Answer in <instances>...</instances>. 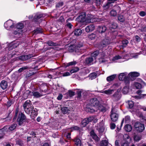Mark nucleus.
Masks as SVG:
<instances>
[{"instance_id": "nucleus-55", "label": "nucleus", "mask_w": 146, "mask_h": 146, "mask_svg": "<svg viewBox=\"0 0 146 146\" xmlns=\"http://www.w3.org/2000/svg\"><path fill=\"white\" fill-rule=\"evenodd\" d=\"M69 96L70 97H72L75 94L74 92H73L71 90H69L68 92Z\"/></svg>"}, {"instance_id": "nucleus-9", "label": "nucleus", "mask_w": 146, "mask_h": 146, "mask_svg": "<svg viewBox=\"0 0 146 146\" xmlns=\"http://www.w3.org/2000/svg\"><path fill=\"white\" fill-rule=\"evenodd\" d=\"M95 28L94 25L93 24H92L87 26L85 28V30L86 32L89 33L94 31Z\"/></svg>"}, {"instance_id": "nucleus-37", "label": "nucleus", "mask_w": 146, "mask_h": 146, "mask_svg": "<svg viewBox=\"0 0 146 146\" xmlns=\"http://www.w3.org/2000/svg\"><path fill=\"white\" fill-rule=\"evenodd\" d=\"M112 6V4H111L110 3H109V2L108 1L107 3L104 5L103 7L104 9H106L109 8H110Z\"/></svg>"}, {"instance_id": "nucleus-36", "label": "nucleus", "mask_w": 146, "mask_h": 146, "mask_svg": "<svg viewBox=\"0 0 146 146\" xmlns=\"http://www.w3.org/2000/svg\"><path fill=\"white\" fill-rule=\"evenodd\" d=\"M81 48L79 47L77 45H75L74 47L73 50H72L73 51H74L76 52H81Z\"/></svg>"}, {"instance_id": "nucleus-15", "label": "nucleus", "mask_w": 146, "mask_h": 146, "mask_svg": "<svg viewBox=\"0 0 146 146\" xmlns=\"http://www.w3.org/2000/svg\"><path fill=\"white\" fill-rule=\"evenodd\" d=\"M128 75L130 79L131 78H133V79H134V77L139 76V74L137 72H132L130 73Z\"/></svg>"}, {"instance_id": "nucleus-48", "label": "nucleus", "mask_w": 146, "mask_h": 146, "mask_svg": "<svg viewBox=\"0 0 146 146\" xmlns=\"http://www.w3.org/2000/svg\"><path fill=\"white\" fill-rule=\"evenodd\" d=\"M134 85L137 89H140L141 88V85L140 84L137 82H134Z\"/></svg>"}, {"instance_id": "nucleus-40", "label": "nucleus", "mask_w": 146, "mask_h": 146, "mask_svg": "<svg viewBox=\"0 0 146 146\" xmlns=\"http://www.w3.org/2000/svg\"><path fill=\"white\" fill-rule=\"evenodd\" d=\"M97 108H98V109L103 112H105L106 111V108L102 106H98Z\"/></svg>"}, {"instance_id": "nucleus-47", "label": "nucleus", "mask_w": 146, "mask_h": 146, "mask_svg": "<svg viewBox=\"0 0 146 146\" xmlns=\"http://www.w3.org/2000/svg\"><path fill=\"white\" fill-rule=\"evenodd\" d=\"M129 91V88L127 87H125L122 90V92L124 94H127Z\"/></svg>"}, {"instance_id": "nucleus-14", "label": "nucleus", "mask_w": 146, "mask_h": 146, "mask_svg": "<svg viewBox=\"0 0 146 146\" xmlns=\"http://www.w3.org/2000/svg\"><path fill=\"white\" fill-rule=\"evenodd\" d=\"M90 134L92 138L96 141H98L99 140V138L97 135L95 133L94 131L92 130L90 132Z\"/></svg>"}, {"instance_id": "nucleus-20", "label": "nucleus", "mask_w": 146, "mask_h": 146, "mask_svg": "<svg viewBox=\"0 0 146 146\" xmlns=\"http://www.w3.org/2000/svg\"><path fill=\"white\" fill-rule=\"evenodd\" d=\"M98 30L99 33H102L106 31V28L105 26H100L98 27Z\"/></svg>"}, {"instance_id": "nucleus-39", "label": "nucleus", "mask_w": 146, "mask_h": 146, "mask_svg": "<svg viewBox=\"0 0 146 146\" xmlns=\"http://www.w3.org/2000/svg\"><path fill=\"white\" fill-rule=\"evenodd\" d=\"M24 25L22 23H19L16 25L17 29H21L24 27Z\"/></svg>"}, {"instance_id": "nucleus-13", "label": "nucleus", "mask_w": 146, "mask_h": 146, "mask_svg": "<svg viewBox=\"0 0 146 146\" xmlns=\"http://www.w3.org/2000/svg\"><path fill=\"white\" fill-rule=\"evenodd\" d=\"M97 129L99 132L102 133L104 131V123L102 121L100 123L99 126L97 127Z\"/></svg>"}, {"instance_id": "nucleus-57", "label": "nucleus", "mask_w": 146, "mask_h": 146, "mask_svg": "<svg viewBox=\"0 0 146 146\" xmlns=\"http://www.w3.org/2000/svg\"><path fill=\"white\" fill-rule=\"evenodd\" d=\"M103 2V0H96V3L97 6H99Z\"/></svg>"}, {"instance_id": "nucleus-1", "label": "nucleus", "mask_w": 146, "mask_h": 146, "mask_svg": "<svg viewBox=\"0 0 146 146\" xmlns=\"http://www.w3.org/2000/svg\"><path fill=\"white\" fill-rule=\"evenodd\" d=\"M86 14L85 12L81 13L80 15L77 18L76 21L78 22L86 23H93L95 21V19L90 17L88 19L86 18Z\"/></svg>"}, {"instance_id": "nucleus-45", "label": "nucleus", "mask_w": 146, "mask_h": 146, "mask_svg": "<svg viewBox=\"0 0 146 146\" xmlns=\"http://www.w3.org/2000/svg\"><path fill=\"white\" fill-rule=\"evenodd\" d=\"M118 20L121 22H123L125 21V18L122 15H119L118 17Z\"/></svg>"}, {"instance_id": "nucleus-64", "label": "nucleus", "mask_w": 146, "mask_h": 146, "mask_svg": "<svg viewBox=\"0 0 146 146\" xmlns=\"http://www.w3.org/2000/svg\"><path fill=\"white\" fill-rule=\"evenodd\" d=\"M88 111L89 112H90L91 113H93L94 112L97 111L96 110L95 111V110L94 109L90 108H89L88 109Z\"/></svg>"}, {"instance_id": "nucleus-21", "label": "nucleus", "mask_w": 146, "mask_h": 146, "mask_svg": "<svg viewBox=\"0 0 146 146\" xmlns=\"http://www.w3.org/2000/svg\"><path fill=\"white\" fill-rule=\"evenodd\" d=\"M110 42V41L109 39H104L102 41L101 45L103 47H104L109 44Z\"/></svg>"}, {"instance_id": "nucleus-8", "label": "nucleus", "mask_w": 146, "mask_h": 146, "mask_svg": "<svg viewBox=\"0 0 146 146\" xmlns=\"http://www.w3.org/2000/svg\"><path fill=\"white\" fill-rule=\"evenodd\" d=\"M94 119L93 117H90L83 119L82 122V124L83 127L85 126L89 122L91 121Z\"/></svg>"}, {"instance_id": "nucleus-2", "label": "nucleus", "mask_w": 146, "mask_h": 146, "mask_svg": "<svg viewBox=\"0 0 146 146\" xmlns=\"http://www.w3.org/2000/svg\"><path fill=\"white\" fill-rule=\"evenodd\" d=\"M23 107L25 112L28 114H30V111L33 108V106L30 100H27L23 104Z\"/></svg>"}, {"instance_id": "nucleus-27", "label": "nucleus", "mask_w": 146, "mask_h": 146, "mask_svg": "<svg viewBox=\"0 0 146 146\" xmlns=\"http://www.w3.org/2000/svg\"><path fill=\"white\" fill-rule=\"evenodd\" d=\"M74 34L76 36H79L82 33V30L80 29H77L75 30L74 32Z\"/></svg>"}, {"instance_id": "nucleus-34", "label": "nucleus", "mask_w": 146, "mask_h": 146, "mask_svg": "<svg viewBox=\"0 0 146 146\" xmlns=\"http://www.w3.org/2000/svg\"><path fill=\"white\" fill-rule=\"evenodd\" d=\"M42 31L41 28H38L36 30H35L33 32L34 34L36 35L38 33H42Z\"/></svg>"}, {"instance_id": "nucleus-31", "label": "nucleus", "mask_w": 146, "mask_h": 146, "mask_svg": "<svg viewBox=\"0 0 146 146\" xmlns=\"http://www.w3.org/2000/svg\"><path fill=\"white\" fill-rule=\"evenodd\" d=\"M125 129L127 132H130L132 130L131 126L129 124H127L125 126Z\"/></svg>"}, {"instance_id": "nucleus-18", "label": "nucleus", "mask_w": 146, "mask_h": 146, "mask_svg": "<svg viewBox=\"0 0 146 146\" xmlns=\"http://www.w3.org/2000/svg\"><path fill=\"white\" fill-rule=\"evenodd\" d=\"M1 87L3 90L6 89L8 86L7 82L5 80H2L0 84Z\"/></svg>"}, {"instance_id": "nucleus-24", "label": "nucleus", "mask_w": 146, "mask_h": 146, "mask_svg": "<svg viewBox=\"0 0 146 146\" xmlns=\"http://www.w3.org/2000/svg\"><path fill=\"white\" fill-rule=\"evenodd\" d=\"M30 114H31V115L36 116L38 114L37 110L36 109H34L33 108L32 109V110L30 111Z\"/></svg>"}, {"instance_id": "nucleus-23", "label": "nucleus", "mask_w": 146, "mask_h": 146, "mask_svg": "<svg viewBox=\"0 0 146 146\" xmlns=\"http://www.w3.org/2000/svg\"><path fill=\"white\" fill-rule=\"evenodd\" d=\"M130 117L129 116H127L125 117V118H124L122 120L121 123V126L122 125L124 121L126 123H128L130 121Z\"/></svg>"}, {"instance_id": "nucleus-19", "label": "nucleus", "mask_w": 146, "mask_h": 146, "mask_svg": "<svg viewBox=\"0 0 146 146\" xmlns=\"http://www.w3.org/2000/svg\"><path fill=\"white\" fill-rule=\"evenodd\" d=\"M127 73V72H124L120 73L119 76V79L120 80L122 81L125 80L126 76Z\"/></svg>"}, {"instance_id": "nucleus-25", "label": "nucleus", "mask_w": 146, "mask_h": 146, "mask_svg": "<svg viewBox=\"0 0 146 146\" xmlns=\"http://www.w3.org/2000/svg\"><path fill=\"white\" fill-rule=\"evenodd\" d=\"M32 93L33 96L36 98H39L42 96L38 92L33 91Z\"/></svg>"}, {"instance_id": "nucleus-53", "label": "nucleus", "mask_w": 146, "mask_h": 146, "mask_svg": "<svg viewBox=\"0 0 146 146\" xmlns=\"http://www.w3.org/2000/svg\"><path fill=\"white\" fill-rule=\"evenodd\" d=\"M97 76V74L95 72H93L92 73H91L90 74V76L92 78V79L93 78H96Z\"/></svg>"}, {"instance_id": "nucleus-29", "label": "nucleus", "mask_w": 146, "mask_h": 146, "mask_svg": "<svg viewBox=\"0 0 146 146\" xmlns=\"http://www.w3.org/2000/svg\"><path fill=\"white\" fill-rule=\"evenodd\" d=\"M74 141L75 144L77 146H80L81 144V142L80 140L78 138H76L74 140Z\"/></svg>"}, {"instance_id": "nucleus-49", "label": "nucleus", "mask_w": 146, "mask_h": 146, "mask_svg": "<svg viewBox=\"0 0 146 146\" xmlns=\"http://www.w3.org/2000/svg\"><path fill=\"white\" fill-rule=\"evenodd\" d=\"M40 87L41 89H42V91L44 92H46L48 88L46 86L44 85H41Z\"/></svg>"}, {"instance_id": "nucleus-11", "label": "nucleus", "mask_w": 146, "mask_h": 146, "mask_svg": "<svg viewBox=\"0 0 146 146\" xmlns=\"http://www.w3.org/2000/svg\"><path fill=\"white\" fill-rule=\"evenodd\" d=\"M142 136L141 135L135 134L133 135V140L134 142H138L141 139Z\"/></svg>"}, {"instance_id": "nucleus-26", "label": "nucleus", "mask_w": 146, "mask_h": 146, "mask_svg": "<svg viewBox=\"0 0 146 146\" xmlns=\"http://www.w3.org/2000/svg\"><path fill=\"white\" fill-rule=\"evenodd\" d=\"M49 46H56L58 45V44L56 43H54L51 41H48L46 43Z\"/></svg>"}, {"instance_id": "nucleus-5", "label": "nucleus", "mask_w": 146, "mask_h": 146, "mask_svg": "<svg viewBox=\"0 0 146 146\" xmlns=\"http://www.w3.org/2000/svg\"><path fill=\"white\" fill-rule=\"evenodd\" d=\"M26 119V117L23 113H21L19 114L17 121L19 125H21L24 121Z\"/></svg>"}, {"instance_id": "nucleus-28", "label": "nucleus", "mask_w": 146, "mask_h": 146, "mask_svg": "<svg viewBox=\"0 0 146 146\" xmlns=\"http://www.w3.org/2000/svg\"><path fill=\"white\" fill-rule=\"evenodd\" d=\"M113 97L116 100H118L119 99L120 97V94L118 92H115L113 95Z\"/></svg>"}, {"instance_id": "nucleus-61", "label": "nucleus", "mask_w": 146, "mask_h": 146, "mask_svg": "<svg viewBox=\"0 0 146 146\" xmlns=\"http://www.w3.org/2000/svg\"><path fill=\"white\" fill-rule=\"evenodd\" d=\"M77 97L78 98H80L81 97V93L82 92L80 90H78V91H77Z\"/></svg>"}, {"instance_id": "nucleus-4", "label": "nucleus", "mask_w": 146, "mask_h": 146, "mask_svg": "<svg viewBox=\"0 0 146 146\" xmlns=\"http://www.w3.org/2000/svg\"><path fill=\"white\" fill-rule=\"evenodd\" d=\"M90 104L91 106L97 108L99 105V102L97 98H93L90 99Z\"/></svg>"}, {"instance_id": "nucleus-12", "label": "nucleus", "mask_w": 146, "mask_h": 146, "mask_svg": "<svg viewBox=\"0 0 146 146\" xmlns=\"http://www.w3.org/2000/svg\"><path fill=\"white\" fill-rule=\"evenodd\" d=\"M33 57L32 54H29L21 56L19 57V59L22 60H25L31 58Z\"/></svg>"}, {"instance_id": "nucleus-42", "label": "nucleus", "mask_w": 146, "mask_h": 146, "mask_svg": "<svg viewBox=\"0 0 146 146\" xmlns=\"http://www.w3.org/2000/svg\"><path fill=\"white\" fill-rule=\"evenodd\" d=\"M77 62L76 61H73L69 62L66 65V67H68L70 66L75 65L77 64Z\"/></svg>"}, {"instance_id": "nucleus-7", "label": "nucleus", "mask_w": 146, "mask_h": 146, "mask_svg": "<svg viewBox=\"0 0 146 146\" xmlns=\"http://www.w3.org/2000/svg\"><path fill=\"white\" fill-rule=\"evenodd\" d=\"M110 117L111 120L113 121H117L118 118V115L115 112V111L112 109L111 111V114Z\"/></svg>"}, {"instance_id": "nucleus-43", "label": "nucleus", "mask_w": 146, "mask_h": 146, "mask_svg": "<svg viewBox=\"0 0 146 146\" xmlns=\"http://www.w3.org/2000/svg\"><path fill=\"white\" fill-rule=\"evenodd\" d=\"M122 46L123 47H125L127 46L129 43V42L127 40L125 39L123 40L122 42Z\"/></svg>"}, {"instance_id": "nucleus-41", "label": "nucleus", "mask_w": 146, "mask_h": 146, "mask_svg": "<svg viewBox=\"0 0 146 146\" xmlns=\"http://www.w3.org/2000/svg\"><path fill=\"white\" fill-rule=\"evenodd\" d=\"M108 142L106 140L102 141L101 142V146H107Z\"/></svg>"}, {"instance_id": "nucleus-52", "label": "nucleus", "mask_w": 146, "mask_h": 146, "mask_svg": "<svg viewBox=\"0 0 146 146\" xmlns=\"http://www.w3.org/2000/svg\"><path fill=\"white\" fill-rule=\"evenodd\" d=\"M64 5V3L62 2H60L57 3L56 5V7L57 8H60L62 6Z\"/></svg>"}, {"instance_id": "nucleus-6", "label": "nucleus", "mask_w": 146, "mask_h": 146, "mask_svg": "<svg viewBox=\"0 0 146 146\" xmlns=\"http://www.w3.org/2000/svg\"><path fill=\"white\" fill-rule=\"evenodd\" d=\"M4 26L6 29L8 30L10 29H12L14 27V25H13V22L11 20L7 21L5 23Z\"/></svg>"}, {"instance_id": "nucleus-22", "label": "nucleus", "mask_w": 146, "mask_h": 146, "mask_svg": "<svg viewBox=\"0 0 146 146\" xmlns=\"http://www.w3.org/2000/svg\"><path fill=\"white\" fill-rule=\"evenodd\" d=\"M94 58L91 56L90 57L87 58H86L85 62L87 64H91L94 60Z\"/></svg>"}, {"instance_id": "nucleus-44", "label": "nucleus", "mask_w": 146, "mask_h": 146, "mask_svg": "<svg viewBox=\"0 0 146 146\" xmlns=\"http://www.w3.org/2000/svg\"><path fill=\"white\" fill-rule=\"evenodd\" d=\"M68 142V141L65 139L63 138H61L59 141L60 143L63 145H64L67 142Z\"/></svg>"}, {"instance_id": "nucleus-59", "label": "nucleus", "mask_w": 146, "mask_h": 146, "mask_svg": "<svg viewBox=\"0 0 146 146\" xmlns=\"http://www.w3.org/2000/svg\"><path fill=\"white\" fill-rule=\"evenodd\" d=\"M42 15L41 14L37 15L35 16V18L36 20H37L42 17Z\"/></svg>"}, {"instance_id": "nucleus-10", "label": "nucleus", "mask_w": 146, "mask_h": 146, "mask_svg": "<svg viewBox=\"0 0 146 146\" xmlns=\"http://www.w3.org/2000/svg\"><path fill=\"white\" fill-rule=\"evenodd\" d=\"M142 93V91L141 90H138L137 92V93L139 95V96H133V97L137 99H140L142 98H145V97L146 96V94H141Z\"/></svg>"}, {"instance_id": "nucleus-30", "label": "nucleus", "mask_w": 146, "mask_h": 146, "mask_svg": "<svg viewBox=\"0 0 146 146\" xmlns=\"http://www.w3.org/2000/svg\"><path fill=\"white\" fill-rule=\"evenodd\" d=\"M96 35L95 33H94L88 35V38L91 40H93L95 38Z\"/></svg>"}, {"instance_id": "nucleus-35", "label": "nucleus", "mask_w": 146, "mask_h": 146, "mask_svg": "<svg viewBox=\"0 0 146 146\" xmlns=\"http://www.w3.org/2000/svg\"><path fill=\"white\" fill-rule=\"evenodd\" d=\"M99 53V51L97 50L92 53L91 54V56L92 58H93L94 59H95L96 57L98 55Z\"/></svg>"}, {"instance_id": "nucleus-33", "label": "nucleus", "mask_w": 146, "mask_h": 146, "mask_svg": "<svg viewBox=\"0 0 146 146\" xmlns=\"http://www.w3.org/2000/svg\"><path fill=\"white\" fill-rule=\"evenodd\" d=\"M17 125L16 123H14L11 125V126L8 127V129L9 131H12L15 129L17 127Z\"/></svg>"}, {"instance_id": "nucleus-63", "label": "nucleus", "mask_w": 146, "mask_h": 146, "mask_svg": "<svg viewBox=\"0 0 146 146\" xmlns=\"http://www.w3.org/2000/svg\"><path fill=\"white\" fill-rule=\"evenodd\" d=\"M117 27V25L115 23H113L112 24L111 28L113 29H115Z\"/></svg>"}, {"instance_id": "nucleus-51", "label": "nucleus", "mask_w": 146, "mask_h": 146, "mask_svg": "<svg viewBox=\"0 0 146 146\" xmlns=\"http://www.w3.org/2000/svg\"><path fill=\"white\" fill-rule=\"evenodd\" d=\"M28 67L27 66H25L21 68H20L18 70V72H22L23 71L25 70L28 69Z\"/></svg>"}, {"instance_id": "nucleus-60", "label": "nucleus", "mask_w": 146, "mask_h": 146, "mask_svg": "<svg viewBox=\"0 0 146 146\" xmlns=\"http://www.w3.org/2000/svg\"><path fill=\"white\" fill-rule=\"evenodd\" d=\"M135 40L137 42H139L140 41L141 38L139 36L136 35L135 36Z\"/></svg>"}, {"instance_id": "nucleus-62", "label": "nucleus", "mask_w": 146, "mask_h": 146, "mask_svg": "<svg viewBox=\"0 0 146 146\" xmlns=\"http://www.w3.org/2000/svg\"><path fill=\"white\" fill-rule=\"evenodd\" d=\"M12 104V101L11 100H9L7 102V106L9 107Z\"/></svg>"}, {"instance_id": "nucleus-54", "label": "nucleus", "mask_w": 146, "mask_h": 146, "mask_svg": "<svg viewBox=\"0 0 146 146\" xmlns=\"http://www.w3.org/2000/svg\"><path fill=\"white\" fill-rule=\"evenodd\" d=\"M129 107L130 108H132L133 106V103L131 101H129L128 102Z\"/></svg>"}, {"instance_id": "nucleus-56", "label": "nucleus", "mask_w": 146, "mask_h": 146, "mask_svg": "<svg viewBox=\"0 0 146 146\" xmlns=\"http://www.w3.org/2000/svg\"><path fill=\"white\" fill-rule=\"evenodd\" d=\"M139 30L141 32H146V25L144 26H142Z\"/></svg>"}, {"instance_id": "nucleus-58", "label": "nucleus", "mask_w": 146, "mask_h": 146, "mask_svg": "<svg viewBox=\"0 0 146 146\" xmlns=\"http://www.w3.org/2000/svg\"><path fill=\"white\" fill-rule=\"evenodd\" d=\"M123 137L124 139L125 140H127L130 138L129 135L127 134H125L123 135Z\"/></svg>"}, {"instance_id": "nucleus-17", "label": "nucleus", "mask_w": 146, "mask_h": 146, "mask_svg": "<svg viewBox=\"0 0 146 146\" xmlns=\"http://www.w3.org/2000/svg\"><path fill=\"white\" fill-rule=\"evenodd\" d=\"M61 110L62 112L64 114L68 113H69V109L66 107H61Z\"/></svg>"}, {"instance_id": "nucleus-46", "label": "nucleus", "mask_w": 146, "mask_h": 146, "mask_svg": "<svg viewBox=\"0 0 146 146\" xmlns=\"http://www.w3.org/2000/svg\"><path fill=\"white\" fill-rule=\"evenodd\" d=\"M79 70V69L78 67H76L74 68L71 70L70 72L71 74H72L73 73L77 72Z\"/></svg>"}, {"instance_id": "nucleus-3", "label": "nucleus", "mask_w": 146, "mask_h": 146, "mask_svg": "<svg viewBox=\"0 0 146 146\" xmlns=\"http://www.w3.org/2000/svg\"><path fill=\"white\" fill-rule=\"evenodd\" d=\"M134 127L135 130L139 132H142L145 129L144 125L138 121L135 123Z\"/></svg>"}, {"instance_id": "nucleus-32", "label": "nucleus", "mask_w": 146, "mask_h": 146, "mask_svg": "<svg viewBox=\"0 0 146 146\" xmlns=\"http://www.w3.org/2000/svg\"><path fill=\"white\" fill-rule=\"evenodd\" d=\"M116 75L113 74L108 77L107 78V80L108 81H111L113 80L115 78Z\"/></svg>"}, {"instance_id": "nucleus-50", "label": "nucleus", "mask_w": 146, "mask_h": 146, "mask_svg": "<svg viewBox=\"0 0 146 146\" xmlns=\"http://www.w3.org/2000/svg\"><path fill=\"white\" fill-rule=\"evenodd\" d=\"M110 14L111 16H115L117 14V13L116 11L114 10H112L110 12Z\"/></svg>"}, {"instance_id": "nucleus-38", "label": "nucleus", "mask_w": 146, "mask_h": 146, "mask_svg": "<svg viewBox=\"0 0 146 146\" xmlns=\"http://www.w3.org/2000/svg\"><path fill=\"white\" fill-rule=\"evenodd\" d=\"M114 90L108 89V90L104 91L103 93L107 94H111L114 92Z\"/></svg>"}, {"instance_id": "nucleus-16", "label": "nucleus", "mask_w": 146, "mask_h": 146, "mask_svg": "<svg viewBox=\"0 0 146 146\" xmlns=\"http://www.w3.org/2000/svg\"><path fill=\"white\" fill-rule=\"evenodd\" d=\"M20 44V42L17 41H15L12 42L10 44V46L13 48H15Z\"/></svg>"}]
</instances>
